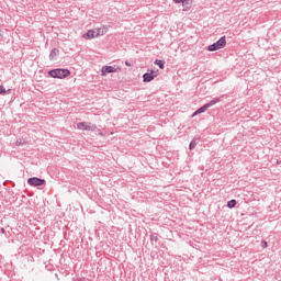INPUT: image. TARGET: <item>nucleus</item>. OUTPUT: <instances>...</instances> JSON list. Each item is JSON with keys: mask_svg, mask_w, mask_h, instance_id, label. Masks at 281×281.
I'll return each mask as SVG.
<instances>
[{"mask_svg": "<svg viewBox=\"0 0 281 281\" xmlns=\"http://www.w3.org/2000/svg\"><path fill=\"white\" fill-rule=\"evenodd\" d=\"M48 76H50V78H59L61 80L63 78L71 76V71L68 69L57 68L49 70Z\"/></svg>", "mask_w": 281, "mask_h": 281, "instance_id": "obj_1", "label": "nucleus"}, {"mask_svg": "<svg viewBox=\"0 0 281 281\" xmlns=\"http://www.w3.org/2000/svg\"><path fill=\"white\" fill-rule=\"evenodd\" d=\"M223 100V97L214 98L209 103L204 104L203 106L199 108L193 115H199L201 113H205L206 110H209L211 106H214L215 104H218Z\"/></svg>", "mask_w": 281, "mask_h": 281, "instance_id": "obj_2", "label": "nucleus"}, {"mask_svg": "<svg viewBox=\"0 0 281 281\" xmlns=\"http://www.w3.org/2000/svg\"><path fill=\"white\" fill-rule=\"evenodd\" d=\"M227 45V40L225 36H222L217 42L213 43L212 45L207 46L209 52H218V49H223Z\"/></svg>", "mask_w": 281, "mask_h": 281, "instance_id": "obj_3", "label": "nucleus"}, {"mask_svg": "<svg viewBox=\"0 0 281 281\" xmlns=\"http://www.w3.org/2000/svg\"><path fill=\"white\" fill-rule=\"evenodd\" d=\"M122 71V68L115 66H103L101 69V76H106L109 74H120Z\"/></svg>", "mask_w": 281, "mask_h": 281, "instance_id": "obj_4", "label": "nucleus"}, {"mask_svg": "<svg viewBox=\"0 0 281 281\" xmlns=\"http://www.w3.org/2000/svg\"><path fill=\"white\" fill-rule=\"evenodd\" d=\"M77 128H79V131H91L92 133H95V131H98V126L86 122L78 123Z\"/></svg>", "mask_w": 281, "mask_h": 281, "instance_id": "obj_5", "label": "nucleus"}, {"mask_svg": "<svg viewBox=\"0 0 281 281\" xmlns=\"http://www.w3.org/2000/svg\"><path fill=\"white\" fill-rule=\"evenodd\" d=\"M27 183L33 188H38L41 186H45V179L33 177L27 179Z\"/></svg>", "mask_w": 281, "mask_h": 281, "instance_id": "obj_6", "label": "nucleus"}, {"mask_svg": "<svg viewBox=\"0 0 281 281\" xmlns=\"http://www.w3.org/2000/svg\"><path fill=\"white\" fill-rule=\"evenodd\" d=\"M100 36V33H97L95 29L94 30H89L85 35L83 38H98Z\"/></svg>", "mask_w": 281, "mask_h": 281, "instance_id": "obj_7", "label": "nucleus"}, {"mask_svg": "<svg viewBox=\"0 0 281 281\" xmlns=\"http://www.w3.org/2000/svg\"><path fill=\"white\" fill-rule=\"evenodd\" d=\"M154 74H155V71L144 74L143 75L144 82H153V80H155Z\"/></svg>", "mask_w": 281, "mask_h": 281, "instance_id": "obj_8", "label": "nucleus"}, {"mask_svg": "<svg viewBox=\"0 0 281 281\" xmlns=\"http://www.w3.org/2000/svg\"><path fill=\"white\" fill-rule=\"evenodd\" d=\"M59 53H60V50H58V48H53L49 54V59L54 60L56 58L57 54H59Z\"/></svg>", "mask_w": 281, "mask_h": 281, "instance_id": "obj_9", "label": "nucleus"}, {"mask_svg": "<svg viewBox=\"0 0 281 281\" xmlns=\"http://www.w3.org/2000/svg\"><path fill=\"white\" fill-rule=\"evenodd\" d=\"M97 34H99V36H104V34H106L108 29L103 27V29H94Z\"/></svg>", "mask_w": 281, "mask_h": 281, "instance_id": "obj_10", "label": "nucleus"}, {"mask_svg": "<svg viewBox=\"0 0 281 281\" xmlns=\"http://www.w3.org/2000/svg\"><path fill=\"white\" fill-rule=\"evenodd\" d=\"M155 65H158L159 69H164V66L166 65V61L156 59Z\"/></svg>", "mask_w": 281, "mask_h": 281, "instance_id": "obj_11", "label": "nucleus"}, {"mask_svg": "<svg viewBox=\"0 0 281 281\" xmlns=\"http://www.w3.org/2000/svg\"><path fill=\"white\" fill-rule=\"evenodd\" d=\"M227 207H229V210H232L233 207H236V200H231L227 202Z\"/></svg>", "mask_w": 281, "mask_h": 281, "instance_id": "obj_12", "label": "nucleus"}, {"mask_svg": "<svg viewBox=\"0 0 281 281\" xmlns=\"http://www.w3.org/2000/svg\"><path fill=\"white\" fill-rule=\"evenodd\" d=\"M189 148H190L191 150H194V148H196V139L191 140V143H190V145H189Z\"/></svg>", "mask_w": 281, "mask_h": 281, "instance_id": "obj_13", "label": "nucleus"}, {"mask_svg": "<svg viewBox=\"0 0 281 281\" xmlns=\"http://www.w3.org/2000/svg\"><path fill=\"white\" fill-rule=\"evenodd\" d=\"M261 247H262V249H267L268 244H267V241H266V240H262V241H261Z\"/></svg>", "mask_w": 281, "mask_h": 281, "instance_id": "obj_14", "label": "nucleus"}, {"mask_svg": "<svg viewBox=\"0 0 281 281\" xmlns=\"http://www.w3.org/2000/svg\"><path fill=\"white\" fill-rule=\"evenodd\" d=\"M5 93V88L3 86H0V95Z\"/></svg>", "mask_w": 281, "mask_h": 281, "instance_id": "obj_15", "label": "nucleus"}, {"mask_svg": "<svg viewBox=\"0 0 281 281\" xmlns=\"http://www.w3.org/2000/svg\"><path fill=\"white\" fill-rule=\"evenodd\" d=\"M125 65H126V67H131L132 66L128 60L125 61Z\"/></svg>", "mask_w": 281, "mask_h": 281, "instance_id": "obj_16", "label": "nucleus"}, {"mask_svg": "<svg viewBox=\"0 0 281 281\" xmlns=\"http://www.w3.org/2000/svg\"><path fill=\"white\" fill-rule=\"evenodd\" d=\"M99 135H100L101 137H104V133H102V132H99Z\"/></svg>", "mask_w": 281, "mask_h": 281, "instance_id": "obj_17", "label": "nucleus"}, {"mask_svg": "<svg viewBox=\"0 0 281 281\" xmlns=\"http://www.w3.org/2000/svg\"><path fill=\"white\" fill-rule=\"evenodd\" d=\"M151 240H157V236H153V237H151Z\"/></svg>", "mask_w": 281, "mask_h": 281, "instance_id": "obj_18", "label": "nucleus"}]
</instances>
